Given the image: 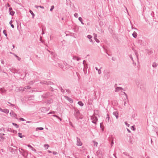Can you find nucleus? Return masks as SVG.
Here are the masks:
<instances>
[{"label":"nucleus","mask_w":158,"mask_h":158,"mask_svg":"<svg viewBox=\"0 0 158 158\" xmlns=\"http://www.w3.org/2000/svg\"><path fill=\"white\" fill-rule=\"evenodd\" d=\"M93 123H95V122H94V121H93Z\"/></svg>","instance_id":"obj_40"},{"label":"nucleus","mask_w":158,"mask_h":158,"mask_svg":"<svg viewBox=\"0 0 158 158\" xmlns=\"http://www.w3.org/2000/svg\"><path fill=\"white\" fill-rule=\"evenodd\" d=\"M53 153L54 155H56L57 154V152H53Z\"/></svg>","instance_id":"obj_25"},{"label":"nucleus","mask_w":158,"mask_h":158,"mask_svg":"<svg viewBox=\"0 0 158 158\" xmlns=\"http://www.w3.org/2000/svg\"><path fill=\"white\" fill-rule=\"evenodd\" d=\"M132 128H133V129H132L133 130H134V128L133 127H132Z\"/></svg>","instance_id":"obj_35"},{"label":"nucleus","mask_w":158,"mask_h":158,"mask_svg":"<svg viewBox=\"0 0 158 158\" xmlns=\"http://www.w3.org/2000/svg\"><path fill=\"white\" fill-rule=\"evenodd\" d=\"M78 104L81 106H82L83 105V104L81 102H79L78 103Z\"/></svg>","instance_id":"obj_8"},{"label":"nucleus","mask_w":158,"mask_h":158,"mask_svg":"<svg viewBox=\"0 0 158 158\" xmlns=\"http://www.w3.org/2000/svg\"><path fill=\"white\" fill-rule=\"evenodd\" d=\"M39 7H40L41 8H42V9L44 8V7H43V6H39Z\"/></svg>","instance_id":"obj_33"},{"label":"nucleus","mask_w":158,"mask_h":158,"mask_svg":"<svg viewBox=\"0 0 158 158\" xmlns=\"http://www.w3.org/2000/svg\"><path fill=\"white\" fill-rule=\"evenodd\" d=\"M19 119L21 121H24L25 120L24 118H20Z\"/></svg>","instance_id":"obj_23"},{"label":"nucleus","mask_w":158,"mask_h":158,"mask_svg":"<svg viewBox=\"0 0 158 158\" xmlns=\"http://www.w3.org/2000/svg\"><path fill=\"white\" fill-rule=\"evenodd\" d=\"M35 7L37 8H38L39 7V6H35Z\"/></svg>","instance_id":"obj_34"},{"label":"nucleus","mask_w":158,"mask_h":158,"mask_svg":"<svg viewBox=\"0 0 158 158\" xmlns=\"http://www.w3.org/2000/svg\"><path fill=\"white\" fill-rule=\"evenodd\" d=\"M113 143V140H112V144Z\"/></svg>","instance_id":"obj_38"},{"label":"nucleus","mask_w":158,"mask_h":158,"mask_svg":"<svg viewBox=\"0 0 158 158\" xmlns=\"http://www.w3.org/2000/svg\"><path fill=\"white\" fill-rule=\"evenodd\" d=\"M9 23L10 24V25L11 24H12V21H10V22H9Z\"/></svg>","instance_id":"obj_29"},{"label":"nucleus","mask_w":158,"mask_h":158,"mask_svg":"<svg viewBox=\"0 0 158 158\" xmlns=\"http://www.w3.org/2000/svg\"><path fill=\"white\" fill-rule=\"evenodd\" d=\"M8 6H10V5H9V4H8Z\"/></svg>","instance_id":"obj_39"},{"label":"nucleus","mask_w":158,"mask_h":158,"mask_svg":"<svg viewBox=\"0 0 158 158\" xmlns=\"http://www.w3.org/2000/svg\"><path fill=\"white\" fill-rule=\"evenodd\" d=\"M73 102V100H71V101H70V102Z\"/></svg>","instance_id":"obj_37"},{"label":"nucleus","mask_w":158,"mask_h":158,"mask_svg":"<svg viewBox=\"0 0 158 158\" xmlns=\"http://www.w3.org/2000/svg\"><path fill=\"white\" fill-rule=\"evenodd\" d=\"M19 135V136L20 137V138H22L23 137V136L22 135H21V133H18Z\"/></svg>","instance_id":"obj_18"},{"label":"nucleus","mask_w":158,"mask_h":158,"mask_svg":"<svg viewBox=\"0 0 158 158\" xmlns=\"http://www.w3.org/2000/svg\"><path fill=\"white\" fill-rule=\"evenodd\" d=\"M56 116V117H57V118H58L60 119V121H61V119L59 117H58V116Z\"/></svg>","instance_id":"obj_31"},{"label":"nucleus","mask_w":158,"mask_h":158,"mask_svg":"<svg viewBox=\"0 0 158 158\" xmlns=\"http://www.w3.org/2000/svg\"><path fill=\"white\" fill-rule=\"evenodd\" d=\"M11 27H12V28H14V25L13 24H11Z\"/></svg>","instance_id":"obj_30"},{"label":"nucleus","mask_w":158,"mask_h":158,"mask_svg":"<svg viewBox=\"0 0 158 158\" xmlns=\"http://www.w3.org/2000/svg\"><path fill=\"white\" fill-rule=\"evenodd\" d=\"M48 152H49V153L51 152L50 151H49V150H48Z\"/></svg>","instance_id":"obj_36"},{"label":"nucleus","mask_w":158,"mask_h":158,"mask_svg":"<svg viewBox=\"0 0 158 158\" xmlns=\"http://www.w3.org/2000/svg\"><path fill=\"white\" fill-rule=\"evenodd\" d=\"M94 39L95 40L96 42H97V43H98L99 42V40L98 39H97V38H96V36H95L94 37Z\"/></svg>","instance_id":"obj_10"},{"label":"nucleus","mask_w":158,"mask_h":158,"mask_svg":"<svg viewBox=\"0 0 158 158\" xmlns=\"http://www.w3.org/2000/svg\"><path fill=\"white\" fill-rule=\"evenodd\" d=\"M125 123L126 125H127V126L128 127H129V124H128L126 122H125Z\"/></svg>","instance_id":"obj_26"},{"label":"nucleus","mask_w":158,"mask_h":158,"mask_svg":"<svg viewBox=\"0 0 158 158\" xmlns=\"http://www.w3.org/2000/svg\"><path fill=\"white\" fill-rule=\"evenodd\" d=\"M125 123L126 125H127V126L128 127H129V124H128L126 122H125Z\"/></svg>","instance_id":"obj_27"},{"label":"nucleus","mask_w":158,"mask_h":158,"mask_svg":"<svg viewBox=\"0 0 158 158\" xmlns=\"http://www.w3.org/2000/svg\"><path fill=\"white\" fill-rule=\"evenodd\" d=\"M87 37L89 39H90L92 38V36L91 35H88L87 36Z\"/></svg>","instance_id":"obj_17"},{"label":"nucleus","mask_w":158,"mask_h":158,"mask_svg":"<svg viewBox=\"0 0 158 158\" xmlns=\"http://www.w3.org/2000/svg\"><path fill=\"white\" fill-rule=\"evenodd\" d=\"M115 115H116V118L117 119L118 118V113H117L116 112H115Z\"/></svg>","instance_id":"obj_14"},{"label":"nucleus","mask_w":158,"mask_h":158,"mask_svg":"<svg viewBox=\"0 0 158 158\" xmlns=\"http://www.w3.org/2000/svg\"><path fill=\"white\" fill-rule=\"evenodd\" d=\"M9 12L10 14L12 15H13L14 14V12L12 10V9L11 8H9Z\"/></svg>","instance_id":"obj_2"},{"label":"nucleus","mask_w":158,"mask_h":158,"mask_svg":"<svg viewBox=\"0 0 158 158\" xmlns=\"http://www.w3.org/2000/svg\"><path fill=\"white\" fill-rule=\"evenodd\" d=\"M93 143H94V145L95 146H97L98 143L95 142H93Z\"/></svg>","instance_id":"obj_13"},{"label":"nucleus","mask_w":158,"mask_h":158,"mask_svg":"<svg viewBox=\"0 0 158 158\" xmlns=\"http://www.w3.org/2000/svg\"><path fill=\"white\" fill-rule=\"evenodd\" d=\"M44 146L46 149H48L49 147V146L48 144L44 145Z\"/></svg>","instance_id":"obj_11"},{"label":"nucleus","mask_w":158,"mask_h":158,"mask_svg":"<svg viewBox=\"0 0 158 158\" xmlns=\"http://www.w3.org/2000/svg\"><path fill=\"white\" fill-rule=\"evenodd\" d=\"M13 125L16 126L17 127H18V126L17 124L15 123H13Z\"/></svg>","instance_id":"obj_21"},{"label":"nucleus","mask_w":158,"mask_h":158,"mask_svg":"<svg viewBox=\"0 0 158 158\" xmlns=\"http://www.w3.org/2000/svg\"><path fill=\"white\" fill-rule=\"evenodd\" d=\"M100 126H101V127L102 128V131H103L104 130V127H102L101 124Z\"/></svg>","instance_id":"obj_22"},{"label":"nucleus","mask_w":158,"mask_h":158,"mask_svg":"<svg viewBox=\"0 0 158 158\" xmlns=\"http://www.w3.org/2000/svg\"><path fill=\"white\" fill-rule=\"evenodd\" d=\"M82 19V18L81 17L79 18V20L81 22V20Z\"/></svg>","instance_id":"obj_32"},{"label":"nucleus","mask_w":158,"mask_h":158,"mask_svg":"<svg viewBox=\"0 0 158 158\" xmlns=\"http://www.w3.org/2000/svg\"><path fill=\"white\" fill-rule=\"evenodd\" d=\"M157 64L156 63L153 64V65H152V66L153 67H156L157 66Z\"/></svg>","instance_id":"obj_16"},{"label":"nucleus","mask_w":158,"mask_h":158,"mask_svg":"<svg viewBox=\"0 0 158 158\" xmlns=\"http://www.w3.org/2000/svg\"><path fill=\"white\" fill-rule=\"evenodd\" d=\"M75 17H78V14L77 13H75L74 15Z\"/></svg>","instance_id":"obj_20"},{"label":"nucleus","mask_w":158,"mask_h":158,"mask_svg":"<svg viewBox=\"0 0 158 158\" xmlns=\"http://www.w3.org/2000/svg\"><path fill=\"white\" fill-rule=\"evenodd\" d=\"M132 35L134 37L136 38L137 36L136 33L135 32H134L132 34Z\"/></svg>","instance_id":"obj_5"},{"label":"nucleus","mask_w":158,"mask_h":158,"mask_svg":"<svg viewBox=\"0 0 158 158\" xmlns=\"http://www.w3.org/2000/svg\"><path fill=\"white\" fill-rule=\"evenodd\" d=\"M30 145H28V146L30 147Z\"/></svg>","instance_id":"obj_41"},{"label":"nucleus","mask_w":158,"mask_h":158,"mask_svg":"<svg viewBox=\"0 0 158 158\" xmlns=\"http://www.w3.org/2000/svg\"><path fill=\"white\" fill-rule=\"evenodd\" d=\"M43 129H44V128L43 127H38V128H36V131H38V130H43Z\"/></svg>","instance_id":"obj_9"},{"label":"nucleus","mask_w":158,"mask_h":158,"mask_svg":"<svg viewBox=\"0 0 158 158\" xmlns=\"http://www.w3.org/2000/svg\"><path fill=\"white\" fill-rule=\"evenodd\" d=\"M10 114L11 116H12L15 117L16 116V114L13 111H11L10 113Z\"/></svg>","instance_id":"obj_3"},{"label":"nucleus","mask_w":158,"mask_h":158,"mask_svg":"<svg viewBox=\"0 0 158 158\" xmlns=\"http://www.w3.org/2000/svg\"><path fill=\"white\" fill-rule=\"evenodd\" d=\"M30 12L32 15L33 18H34V17L35 16V14H34V13H33V12L31 10H30Z\"/></svg>","instance_id":"obj_6"},{"label":"nucleus","mask_w":158,"mask_h":158,"mask_svg":"<svg viewBox=\"0 0 158 158\" xmlns=\"http://www.w3.org/2000/svg\"><path fill=\"white\" fill-rule=\"evenodd\" d=\"M30 148L32 149V150L33 151H36L35 149L34 148L31 146H30Z\"/></svg>","instance_id":"obj_15"},{"label":"nucleus","mask_w":158,"mask_h":158,"mask_svg":"<svg viewBox=\"0 0 158 158\" xmlns=\"http://www.w3.org/2000/svg\"><path fill=\"white\" fill-rule=\"evenodd\" d=\"M4 135V134H0V136L2 140H3L5 139V138L3 137V136Z\"/></svg>","instance_id":"obj_4"},{"label":"nucleus","mask_w":158,"mask_h":158,"mask_svg":"<svg viewBox=\"0 0 158 158\" xmlns=\"http://www.w3.org/2000/svg\"><path fill=\"white\" fill-rule=\"evenodd\" d=\"M3 33L6 36H7V35L6 34V30H4L3 31Z\"/></svg>","instance_id":"obj_12"},{"label":"nucleus","mask_w":158,"mask_h":158,"mask_svg":"<svg viewBox=\"0 0 158 158\" xmlns=\"http://www.w3.org/2000/svg\"><path fill=\"white\" fill-rule=\"evenodd\" d=\"M54 6H52L51 7V8L50 9V10L52 11V10L54 9Z\"/></svg>","instance_id":"obj_19"},{"label":"nucleus","mask_w":158,"mask_h":158,"mask_svg":"<svg viewBox=\"0 0 158 158\" xmlns=\"http://www.w3.org/2000/svg\"><path fill=\"white\" fill-rule=\"evenodd\" d=\"M122 89L121 87H118L116 89V91L117 92L119 90H121Z\"/></svg>","instance_id":"obj_7"},{"label":"nucleus","mask_w":158,"mask_h":158,"mask_svg":"<svg viewBox=\"0 0 158 158\" xmlns=\"http://www.w3.org/2000/svg\"><path fill=\"white\" fill-rule=\"evenodd\" d=\"M4 112H7V113H8L9 112V111L7 110H5Z\"/></svg>","instance_id":"obj_24"},{"label":"nucleus","mask_w":158,"mask_h":158,"mask_svg":"<svg viewBox=\"0 0 158 158\" xmlns=\"http://www.w3.org/2000/svg\"><path fill=\"white\" fill-rule=\"evenodd\" d=\"M82 143L80 139H77V145L78 146L82 145Z\"/></svg>","instance_id":"obj_1"},{"label":"nucleus","mask_w":158,"mask_h":158,"mask_svg":"<svg viewBox=\"0 0 158 158\" xmlns=\"http://www.w3.org/2000/svg\"><path fill=\"white\" fill-rule=\"evenodd\" d=\"M125 123L126 125H127V126L128 127H129V124H128L126 122H125Z\"/></svg>","instance_id":"obj_28"}]
</instances>
